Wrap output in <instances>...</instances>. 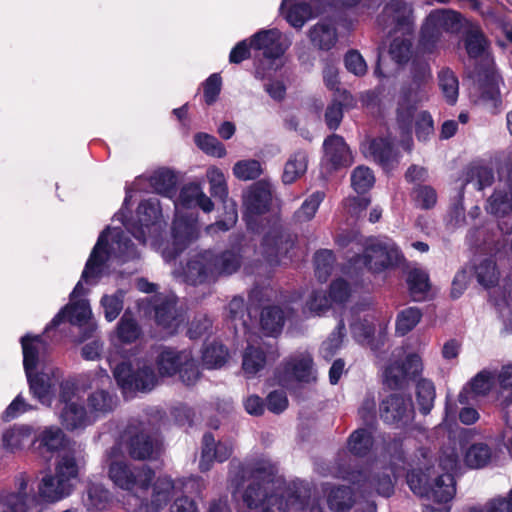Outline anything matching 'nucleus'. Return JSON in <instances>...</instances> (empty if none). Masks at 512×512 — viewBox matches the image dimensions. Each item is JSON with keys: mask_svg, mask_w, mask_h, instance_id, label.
Segmentation results:
<instances>
[{"mask_svg": "<svg viewBox=\"0 0 512 512\" xmlns=\"http://www.w3.org/2000/svg\"><path fill=\"white\" fill-rule=\"evenodd\" d=\"M242 481L247 480L242 499L250 508L262 506V512H298L305 508L309 498V489L293 483L285 495L273 494L272 490L279 481L278 467L269 459L260 458L240 466Z\"/></svg>", "mask_w": 512, "mask_h": 512, "instance_id": "nucleus-1", "label": "nucleus"}, {"mask_svg": "<svg viewBox=\"0 0 512 512\" xmlns=\"http://www.w3.org/2000/svg\"><path fill=\"white\" fill-rule=\"evenodd\" d=\"M138 255L137 247L122 229L107 228L99 235L85 264L81 279L75 285L70 298L74 299L86 293L83 282L96 285L105 274L108 268L107 262L111 258L124 263L137 258Z\"/></svg>", "mask_w": 512, "mask_h": 512, "instance_id": "nucleus-2", "label": "nucleus"}, {"mask_svg": "<svg viewBox=\"0 0 512 512\" xmlns=\"http://www.w3.org/2000/svg\"><path fill=\"white\" fill-rule=\"evenodd\" d=\"M242 264L239 248L216 252L203 250L193 255L184 268L186 282L192 285L215 282L219 277L236 273Z\"/></svg>", "mask_w": 512, "mask_h": 512, "instance_id": "nucleus-3", "label": "nucleus"}, {"mask_svg": "<svg viewBox=\"0 0 512 512\" xmlns=\"http://www.w3.org/2000/svg\"><path fill=\"white\" fill-rule=\"evenodd\" d=\"M23 350V366L29 388L33 396L42 404L50 405L52 401L54 383L48 373L35 370L39 363L40 352L44 349V342L41 336H30L29 334L21 338Z\"/></svg>", "mask_w": 512, "mask_h": 512, "instance_id": "nucleus-4", "label": "nucleus"}, {"mask_svg": "<svg viewBox=\"0 0 512 512\" xmlns=\"http://www.w3.org/2000/svg\"><path fill=\"white\" fill-rule=\"evenodd\" d=\"M78 464L71 453H64L56 466V474L46 475L39 484L40 496L49 502H55L70 495L74 481L78 477Z\"/></svg>", "mask_w": 512, "mask_h": 512, "instance_id": "nucleus-5", "label": "nucleus"}, {"mask_svg": "<svg viewBox=\"0 0 512 512\" xmlns=\"http://www.w3.org/2000/svg\"><path fill=\"white\" fill-rule=\"evenodd\" d=\"M113 376L125 397L136 393H149L158 383V377L151 365L121 361L113 369Z\"/></svg>", "mask_w": 512, "mask_h": 512, "instance_id": "nucleus-6", "label": "nucleus"}, {"mask_svg": "<svg viewBox=\"0 0 512 512\" xmlns=\"http://www.w3.org/2000/svg\"><path fill=\"white\" fill-rule=\"evenodd\" d=\"M124 441L129 456L134 460L153 459L160 452V439L148 422L130 421L124 432Z\"/></svg>", "mask_w": 512, "mask_h": 512, "instance_id": "nucleus-7", "label": "nucleus"}, {"mask_svg": "<svg viewBox=\"0 0 512 512\" xmlns=\"http://www.w3.org/2000/svg\"><path fill=\"white\" fill-rule=\"evenodd\" d=\"M161 207L157 198L142 201L137 208V222H132L123 209L115 216L122 222L127 232L140 243L145 244L148 236L159 233L161 225Z\"/></svg>", "mask_w": 512, "mask_h": 512, "instance_id": "nucleus-8", "label": "nucleus"}, {"mask_svg": "<svg viewBox=\"0 0 512 512\" xmlns=\"http://www.w3.org/2000/svg\"><path fill=\"white\" fill-rule=\"evenodd\" d=\"M362 259L365 267L370 272L378 274L398 267L404 257L391 239L371 238L365 245Z\"/></svg>", "mask_w": 512, "mask_h": 512, "instance_id": "nucleus-9", "label": "nucleus"}, {"mask_svg": "<svg viewBox=\"0 0 512 512\" xmlns=\"http://www.w3.org/2000/svg\"><path fill=\"white\" fill-rule=\"evenodd\" d=\"M333 476L357 485L363 492L375 490L377 494L390 497L394 492V485L386 473L370 474L365 468L352 469L339 464L330 472Z\"/></svg>", "mask_w": 512, "mask_h": 512, "instance_id": "nucleus-10", "label": "nucleus"}, {"mask_svg": "<svg viewBox=\"0 0 512 512\" xmlns=\"http://www.w3.org/2000/svg\"><path fill=\"white\" fill-rule=\"evenodd\" d=\"M199 235L198 216L194 212L177 213L172 226V243L162 249L165 261L175 260Z\"/></svg>", "mask_w": 512, "mask_h": 512, "instance_id": "nucleus-11", "label": "nucleus"}, {"mask_svg": "<svg viewBox=\"0 0 512 512\" xmlns=\"http://www.w3.org/2000/svg\"><path fill=\"white\" fill-rule=\"evenodd\" d=\"M427 99L428 87L426 86L409 82L401 87L396 109V123L403 136H411L417 106Z\"/></svg>", "mask_w": 512, "mask_h": 512, "instance_id": "nucleus-12", "label": "nucleus"}, {"mask_svg": "<svg viewBox=\"0 0 512 512\" xmlns=\"http://www.w3.org/2000/svg\"><path fill=\"white\" fill-rule=\"evenodd\" d=\"M108 474L117 487L127 491L135 487L146 491L155 477V472L148 466L136 467L124 460H111Z\"/></svg>", "mask_w": 512, "mask_h": 512, "instance_id": "nucleus-13", "label": "nucleus"}, {"mask_svg": "<svg viewBox=\"0 0 512 512\" xmlns=\"http://www.w3.org/2000/svg\"><path fill=\"white\" fill-rule=\"evenodd\" d=\"M277 379L283 387H288L293 382H315L317 376L312 355L308 352H299L286 358L278 370Z\"/></svg>", "mask_w": 512, "mask_h": 512, "instance_id": "nucleus-14", "label": "nucleus"}, {"mask_svg": "<svg viewBox=\"0 0 512 512\" xmlns=\"http://www.w3.org/2000/svg\"><path fill=\"white\" fill-rule=\"evenodd\" d=\"M296 236L282 227H273L262 240L263 256L270 265L291 260Z\"/></svg>", "mask_w": 512, "mask_h": 512, "instance_id": "nucleus-15", "label": "nucleus"}, {"mask_svg": "<svg viewBox=\"0 0 512 512\" xmlns=\"http://www.w3.org/2000/svg\"><path fill=\"white\" fill-rule=\"evenodd\" d=\"M381 420L395 428H405L415 417V409L410 397L400 394H390L379 405Z\"/></svg>", "mask_w": 512, "mask_h": 512, "instance_id": "nucleus-16", "label": "nucleus"}, {"mask_svg": "<svg viewBox=\"0 0 512 512\" xmlns=\"http://www.w3.org/2000/svg\"><path fill=\"white\" fill-rule=\"evenodd\" d=\"M457 465L458 455L454 451L440 457V466L446 472L437 476L433 482H430L426 498L437 503H447L453 499L456 493V487L452 472L456 470Z\"/></svg>", "mask_w": 512, "mask_h": 512, "instance_id": "nucleus-17", "label": "nucleus"}, {"mask_svg": "<svg viewBox=\"0 0 512 512\" xmlns=\"http://www.w3.org/2000/svg\"><path fill=\"white\" fill-rule=\"evenodd\" d=\"M146 310L153 312L157 326L169 334L176 332L183 321L182 315L177 309L175 295H155L148 303Z\"/></svg>", "mask_w": 512, "mask_h": 512, "instance_id": "nucleus-18", "label": "nucleus"}, {"mask_svg": "<svg viewBox=\"0 0 512 512\" xmlns=\"http://www.w3.org/2000/svg\"><path fill=\"white\" fill-rule=\"evenodd\" d=\"M279 357L276 341H262L258 346L248 345L243 353L242 368L248 378L264 369L269 361Z\"/></svg>", "mask_w": 512, "mask_h": 512, "instance_id": "nucleus-19", "label": "nucleus"}, {"mask_svg": "<svg viewBox=\"0 0 512 512\" xmlns=\"http://www.w3.org/2000/svg\"><path fill=\"white\" fill-rule=\"evenodd\" d=\"M232 444L228 441H215L211 432H206L202 438V453L199 468L202 472L208 471L213 460L226 461L232 454Z\"/></svg>", "mask_w": 512, "mask_h": 512, "instance_id": "nucleus-20", "label": "nucleus"}, {"mask_svg": "<svg viewBox=\"0 0 512 512\" xmlns=\"http://www.w3.org/2000/svg\"><path fill=\"white\" fill-rule=\"evenodd\" d=\"M280 39L281 32L276 28L260 30L251 37L250 46L255 50H263L267 58L278 59L285 53Z\"/></svg>", "mask_w": 512, "mask_h": 512, "instance_id": "nucleus-21", "label": "nucleus"}, {"mask_svg": "<svg viewBox=\"0 0 512 512\" xmlns=\"http://www.w3.org/2000/svg\"><path fill=\"white\" fill-rule=\"evenodd\" d=\"M271 199L270 189L265 183L257 182L251 187L244 198L245 217L248 224L250 217L262 215L268 211Z\"/></svg>", "mask_w": 512, "mask_h": 512, "instance_id": "nucleus-22", "label": "nucleus"}, {"mask_svg": "<svg viewBox=\"0 0 512 512\" xmlns=\"http://www.w3.org/2000/svg\"><path fill=\"white\" fill-rule=\"evenodd\" d=\"M91 317V309L87 301L81 300L62 308L46 326V331L58 327L65 319L69 323L79 327L88 324Z\"/></svg>", "mask_w": 512, "mask_h": 512, "instance_id": "nucleus-23", "label": "nucleus"}, {"mask_svg": "<svg viewBox=\"0 0 512 512\" xmlns=\"http://www.w3.org/2000/svg\"><path fill=\"white\" fill-rule=\"evenodd\" d=\"M494 384V376L487 370L477 373L461 390L458 401L462 405H469L478 397L486 396Z\"/></svg>", "mask_w": 512, "mask_h": 512, "instance_id": "nucleus-24", "label": "nucleus"}, {"mask_svg": "<svg viewBox=\"0 0 512 512\" xmlns=\"http://www.w3.org/2000/svg\"><path fill=\"white\" fill-rule=\"evenodd\" d=\"M59 418L62 425L69 431L83 429L94 423L93 417L80 400L60 407Z\"/></svg>", "mask_w": 512, "mask_h": 512, "instance_id": "nucleus-25", "label": "nucleus"}, {"mask_svg": "<svg viewBox=\"0 0 512 512\" xmlns=\"http://www.w3.org/2000/svg\"><path fill=\"white\" fill-rule=\"evenodd\" d=\"M329 0L316 1V0H303L299 3H294L285 13V19L294 28L300 29L304 26L305 22L314 16V9H318ZM284 2V0L282 1ZM289 0L285 3H281L280 10L284 13V7L287 5Z\"/></svg>", "mask_w": 512, "mask_h": 512, "instance_id": "nucleus-26", "label": "nucleus"}, {"mask_svg": "<svg viewBox=\"0 0 512 512\" xmlns=\"http://www.w3.org/2000/svg\"><path fill=\"white\" fill-rule=\"evenodd\" d=\"M326 160L334 169L351 163V152L344 138L338 134L328 136L323 143Z\"/></svg>", "mask_w": 512, "mask_h": 512, "instance_id": "nucleus-27", "label": "nucleus"}, {"mask_svg": "<svg viewBox=\"0 0 512 512\" xmlns=\"http://www.w3.org/2000/svg\"><path fill=\"white\" fill-rule=\"evenodd\" d=\"M308 36L313 46L323 51L332 49L338 40L337 29L329 20H321L312 26Z\"/></svg>", "mask_w": 512, "mask_h": 512, "instance_id": "nucleus-28", "label": "nucleus"}, {"mask_svg": "<svg viewBox=\"0 0 512 512\" xmlns=\"http://www.w3.org/2000/svg\"><path fill=\"white\" fill-rule=\"evenodd\" d=\"M188 350H177L172 347H164L157 356L156 363L162 376H172L178 373L182 365L188 359Z\"/></svg>", "mask_w": 512, "mask_h": 512, "instance_id": "nucleus-29", "label": "nucleus"}, {"mask_svg": "<svg viewBox=\"0 0 512 512\" xmlns=\"http://www.w3.org/2000/svg\"><path fill=\"white\" fill-rule=\"evenodd\" d=\"M368 153L385 171L394 167L396 153L393 143L387 138H375L369 142Z\"/></svg>", "mask_w": 512, "mask_h": 512, "instance_id": "nucleus-30", "label": "nucleus"}, {"mask_svg": "<svg viewBox=\"0 0 512 512\" xmlns=\"http://www.w3.org/2000/svg\"><path fill=\"white\" fill-rule=\"evenodd\" d=\"M87 406L90 415L95 420L96 418L106 416L115 409L117 406V396L108 390L98 389L88 395Z\"/></svg>", "mask_w": 512, "mask_h": 512, "instance_id": "nucleus-31", "label": "nucleus"}, {"mask_svg": "<svg viewBox=\"0 0 512 512\" xmlns=\"http://www.w3.org/2000/svg\"><path fill=\"white\" fill-rule=\"evenodd\" d=\"M33 430L28 425H14L6 430L2 436L3 448L11 453L23 449L33 442Z\"/></svg>", "mask_w": 512, "mask_h": 512, "instance_id": "nucleus-32", "label": "nucleus"}, {"mask_svg": "<svg viewBox=\"0 0 512 512\" xmlns=\"http://www.w3.org/2000/svg\"><path fill=\"white\" fill-rule=\"evenodd\" d=\"M308 155L304 150L292 153L284 164L281 180L283 184L290 185L301 178L307 171Z\"/></svg>", "mask_w": 512, "mask_h": 512, "instance_id": "nucleus-33", "label": "nucleus"}, {"mask_svg": "<svg viewBox=\"0 0 512 512\" xmlns=\"http://www.w3.org/2000/svg\"><path fill=\"white\" fill-rule=\"evenodd\" d=\"M373 444L372 433L366 428H358L348 437L347 449L352 455L362 458L370 453Z\"/></svg>", "mask_w": 512, "mask_h": 512, "instance_id": "nucleus-34", "label": "nucleus"}, {"mask_svg": "<svg viewBox=\"0 0 512 512\" xmlns=\"http://www.w3.org/2000/svg\"><path fill=\"white\" fill-rule=\"evenodd\" d=\"M435 397L436 390L432 381L425 378L416 381V401L422 415L426 416L431 412Z\"/></svg>", "mask_w": 512, "mask_h": 512, "instance_id": "nucleus-35", "label": "nucleus"}, {"mask_svg": "<svg viewBox=\"0 0 512 512\" xmlns=\"http://www.w3.org/2000/svg\"><path fill=\"white\" fill-rule=\"evenodd\" d=\"M355 502L353 490L348 486H337L328 494L327 503L334 512H345L352 508Z\"/></svg>", "mask_w": 512, "mask_h": 512, "instance_id": "nucleus-36", "label": "nucleus"}, {"mask_svg": "<svg viewBox=\"0 0 512 512\" xmlns=\"http://www.w3.org/2000/svg\"><path fill=\"white\" fill-rule=\"evenodd\" d=\"M260 323L267 334H279L285 323L284 311L279 306H267L261 312Z\"/></svg>", "mask_w": 512, "mask_h": 512, "instance_id": "nucleus-37", "label": "nucleus"}, {"mask_svg": "<svg viewBox=\"0 0 512 512\" xmlns=\"http://www.w3.org/2000/svg\"><path fill=\"white\" fill-rule=\"evenodd\" d=\"M492 458V448L484 442H475L465 453V463L470 468H483Z\"/></svg>", "mask_w": 512, "mask_h": 512, "instance_id": "nucleus-38", "label": "nucleus"}, {"mask_svg": "<svg viewBox=\"0 0 512 512\" xmlns=\"http://www.w3.org/2000/svg\"><path fill=\"white\" fill-rule=\"evenodd\" d=\"M174 490V482L168 476L158 477L153 484V493L151 497V507L154 511H158L167 505L170 500L172 491Z\"/></svg>", "mask_w": 512, "mask_h": 512, "instance_id": "nucleus-39", "label": "nucleus"}, {"mask_svg": "<svg viewBox=\"0 0 512 512\" xmlns=\"http://www.w3.org/2000/svg\"><path fill=\"white\" fill-rule=\"evenodd\" d=\"M407 284L414 301H422L426 298L429 290V277L425 271L417 268L409 271Z\"/></svg>", "mask_w": 512, "mask_h": 512, "instance_id": "nucleus-40", "label": "nucleus"}, {"mask_svg": "<svg viewBox=\"0 0 512 512\" xmlns=\"http://www.w3.org/2000/svg\"><path fill=\"white\" fill-rule=\"evenodd\" d=\"M487 210L497 217H504L512 211V184L510 191L495 189L488 199Z\"/></svg>", "mask_w": 512, "mask_h": 512, "instance_id": "nucleus-41", "label": "nucleus"}, {"mask_svg": "<svg viewBox=\"0 0 512 512\" xmlns=\"http://www.w3.org/2000/svg\"><path fill=\"white\" fill-rule=\"evenodd\" d=\"M325 198L323 191H315L308 196L302 205L293 214L295 223H304L310 221L316 214L320 204Z\"/></svg>", "mask_w": 512, "mask_h": 512, "instance_id": "nucleus-42", "label": "nucleus"}, {"mask_svg": "<svg viewBox=\"0 0 512 512\" xmlns=\"http://www.w3.org/2000/svg\"><path fill=\"white\" fill-rule=\"evenodd\" d=\"M32 497L27 492H12L0 497L2 512H28Z\"/></svg>", "mask_w": 512, "mask_h": 512, "instance_id": "nucleus-43", "label": "nucleus"}, {"mask_svg": "<svg viewBox=\"0 0 512 512\" xmlns=\"http://www.w3.org/2000/svg\"><path fill=\"white\" fill-rule=\"evenodd\" d=\"M440 30L448 33H456L461 28V15L453 10H435L429 14Z\"/></svg>", "mask_w": 512, "mask_h": 512, "instance_id": "nucleus-44", "label": "nucleus"}, {"mask_svg": "<svg viewBox=\"0 0 512 512\" xmlns=\"http://www.w3.org/2000/svg\"><path fill=\"white\" fill-rule=\"evenodd\" d=\"M346 335V328L343 319H340L335 329L320 347V355L327 361L340 349L343 339Z\"/></svg>", "mask_w": 512, "mask_h": 512, "instance_id": "nucleus-45", "label": "nucleus"}, {"mask_svg": "<svg viewBox=\"0 0 512 512\" xmlns=\"http://www.w3.org/2000/svg\"><path fill=\"white\" fill-rule=\"evenodd\" d=\"M439 87L446 101L453 105L456 103L459 94L458 78L450 68H443L438 73Z\"/></svg>", "mask_w": 512, "mask_h": 512, "instance_id": "nucleus-46", "label": "nucleus"}, {"mask_svg": "<svg viewBox=\"0 0 512 512\" xmlns=\"http://www.w3.org/2000/svg\"><path fill=\"white\" fill-rule=\"evenodd\" d=\"M34 441L39 442V449H46L48 452H54L64 445L65 434L61 428L50 426L46 427Z\"/></svg>", "mask_w": 512, "mask_h": 512, "instance_id": "nucleus-47", "label": "nucleus"}, {"mask_svg": "<svg viewBox=\"0 0 512 512\" xmlns=\"http://www.w3.org/2000/svg\"><path fill=\"white\" fill-rule=\"evenodd\" d=\"M442 31L433 21L429 15L427 16L420 33L419 45L423 51L431 53L436 48L438 42L442 37Z\"/></svg>", "mask_w": 512, "mask_h": 512, "instance_id": "nucleus-48", "label": "nucleus"}, {"mask_svg": "<svg viewBox=\"0 0 512 512\" xmlns=\"http://www.w3.org/2000/svg\"><path fill=\"white\" fill-rule=\"evenodd\" d=\"M335 255L332 250L322 249L314 255L315 275L320 282H326L332 273Z\"/></svg>", "mask_w": 512, "mask_h": 512, "instance_id": "nucleus-49", "label": "nucleus"}, {"mask_svg": "<svg viewBox=\"0 0 512 512\" xmlns=\"http://www.w3.org/2000/svg\"><path fill=\"white\" fill-rule=\"evenodd\" d=\"M150 184L157 193L170 196L175 190L176 177L172 171L160 169L151 175Z\"/></svg>", "mask_w": 512, "mask_h": 512, "instance_id": "nucleus-50", "label": "nucleus"}, {"mask_svg": "<svg viewBox=\"0 0 512 512\" xmlns=\"http://www.w3.org/2000/svg\"><path fill=\"white\" fill-rule=\"evenodd\" d=\"M475 275L478 283L485 288L493 287L498 283L499 273L491 258H485L475 266Z\"/></svg>", "mask_w": 512, "mask_h": 512, "instance_id": "nucleus-51", "label": "nucleus"}, {"mask_svg": "<svg viewBox=\"0 0 512 512\" xmlns=\"http://www.w3.org/2000/svg\"><path fill=\"white\" fill-rule=\"evenodd\" d=\"M228 358V350L220 343H212L205 347L202 360L203 364L208 369H215L222 367Z\"/></svg>", "mask_w": 512, "mask_h": 512, "instance_id": "nucleus-52", "label": "nucleus"}, {"mask_svg": "<svg viewBox=\"0 0 512 512\" xmlns=\"http://www.w3.org/2000/svg\"><path fill=\"white\" fill-rule=\"evenodd\" d=\"M194 142L207 155L222 158L227 153L225 146L210 134L199 132L195 134Z\"/></svg>", "mask_w": 512, "mask_h": 512, "instance_id": "nucleus-53", "label": "nucleus"}, {"mask_svg": "<svg viewBox=\"0 0 512 512\" xmlns=\"http://www.w3.org/2000/svg\"><path fill=\"white\" fill-rule=\"evenodd\" d=\"M142 330L135 319L125 313L117 324V337L123 343H133L141 336Z\"/></svg>", "mask_w": 512, "mask_h": 512, "instance_id": "nucleus-54", "label": "nucleus"}, {"mask_svg": "<svg viewBox=\"0 0 512 512\" xmlns=\"http://www.w3.org/2000/svg\"><path fill=\"white\" fill-rule=\"evenodd\" d=\"M422 313L417 307H408L402 310L396 320V332L404 336L410 332L421 320Z\"/></svg>", "mask_w": 512, "mask_h": 512, "instance_id": "nucleus-55", "label": "nucleus"}, {"mask_svg": "<svg viewBox=\"0 0 512 512\" xmlns=\"http://www.w3.org/2000/svg\"><path fill=\"white\" fill-rule=\"evenodd\" d=\"M262 166L258 160H240L233 166L234 176L242 181L255 180L262 174Z\"/></svg>", "mask_w": 512, "mask_h": 512, "instance_id": "nucleus-56", "label": "nucleus"}, {"mask_svg": "<svg viewBox=\"0 0 512 512\" xmlns=\"http://www.w3.org/2000/svg\"><path fill=\"white\" fill-rule=\"evenodd\" d=\"M412 199L417 208L432 209L437 203V192L429 185H416L412 190Z\"/></svg>", "mask_w": 512, "mask_h": 512, "instance_id": "nucleus-57", "label": "nucleus"}, {"mask_svg": "<svg viewBox=\"0 0 512 512\" xmlns=\"http://www.w3.org/2000/svg\"><path fill=\"white\" fill-rule=\"evenodd\" d=\"M413 124L419 141L426 142L434 134V121L428 111L415 112Z\"/></svg>", "mask_w": 512, "mask_h": 512, "instance_id": "nucleus-58", "label": "nucleus"}, {"mask_svg": "<svg viewBox=\"0 0 512 512\" xmlns=\"http://www.w3.org/2000/svg\"><path fill=\"white\" fill-rule=\"evenodd\" d=\"M375 178L370 168L356 167L351 174V185L358 194H364L374 184Z\"/></svg>", "mask_w": 512, "mask_h": 512, "instance_id": "nucleus-59", "label": "nucleus"}, {"mask_svg": "<svg viewBox=\"0 0 512 512\" xmlns=\"http://www.w3.org/2000/svg\"><path fill=\"white\" fill-rule=\"evenodd\" d=\"M124 291L117 290L113 295H104L101 298V305L108 322L115 320L123 309Z\"/></svg>", "mask_w": 512, "mask_h": 512, "instance_id": "nucleus-60", "label": "nucleus"}, {"mask_svg": "<svg viewBox=\"0 0 512 512\" xmlns=\"http://www.w3.org/2000/svg\"><path fill=\"white\" fill-rule=\"evenodd\" d=\"M109 491L100 484H90L84 498L85 506L90 509H101L109 500Z\"/></svg>", "mask_w": 512, "mask_h": 512, "instance_id": "nucleus-61", "label": "nucleus"}, {"mask_svg": "<svg viewBox=\"0 0 512 512\" xmlns=\"http://www.w3.org/2000/svg\"><path fill=\"white\" fill-rule=\"evenodd\" d=\"M407 484L414 494L426 497L430 486V479L421 469H413L407 474Z\"/></svg>", "mask_w": 512, "mask_h": 512, "instance_id": "nucleus-62", "label": "nucleus"}, {"mask_svg": "<svg viewBox=\"0 0 512 512\" xmlns=\"http://www.w3.org/2000/svg\"><path fill=\"white\" fill-rule=\"evenodd\" d=\"M465 50L470 58L480 57L485 49V38L478 30H469L464 37Z\"/></svg>", "mask_w": 512, "mask_h": 512, "instance_id": "nucleus-63", "label": "nucleus"}, {"mask_svg": "<svg viewBox=\"0 0 512 512\" xmlns=\"http://www.w3.org/2000/svg\"><path fill=\"white\" fill-rule=\"evenodd\" d=\"M469 512H512V487L507 498H493L484 507H472Z\"/></svg>", "mask_w": 512, "mask_h": 512, "instance_id": "nucleus-64", "label": "nucleus"}]
</instances>
